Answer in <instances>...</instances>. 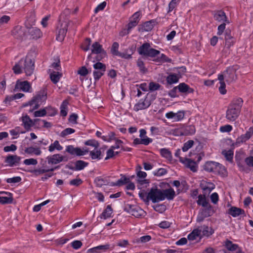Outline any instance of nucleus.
<instances>
[{
  "label": "nucleus",
  "instance_id": "obj_62",
  "mask_svg": "<svg viewBox=\"0 0 253 253\" xmlns=\"http://www.w3.org/2000/svg\"><path fill=\"white\" fill-rule=\"evenodd\" d=\"M46 110L45 108H43L40 110L36 111L34 113L35 117H43L46 115Z\"/></svg>",
  "mask_w": 253,
  "mask_h": 253
},
{
  "label": "nucleus",
  "instance_id": "obj_45",
  "mask_svg": "<svg viewBox=\"0 0 253 253\" xmlns=\"http://www.w3.org/2000/svg\"><path fill=\"white\" fill-rule=\"evenodd\" d=\"M215 172H218V174L222 176H227L226 169L224 166L219 163H218V165L216 166Z\"/></svg>",
  "mask_w": 253,
  "mask_h": 253
},
{
  "label": "nucleus",
  "instance_id": "obj_25",
  "mask_svg": "<svg viewBox=\"0 0 253 253\" xmlns=\"http://www.w3.org/2000/svg\"><path fill=\"white\" fill-rule=\"evenodd\" d=\"M67 25L66 24L64 27L58 30V33L56 36V40L58 41L61 42L64 40L67 33Z\"/></svg>",
  "mask_w": 253,
  "mask_h": 253
},
{
  "label": "nucleus",
  "instance_id": "obj_52",
  "mask_svg": "<svg viewBox=\"0 0 253 253\" xmlns=\"http://www.w3.org/2000/svg\"><path fill=\"white\" fill-rule=\"evenodd\" d=\"M137 207V206L135 205L126 204L125 205L124 210L127 212L131 214Z\"/></svg>",
  "mask_w": 253,
  "mask_h": 253
},
{
  "label": "nucleus",
  "instance_id": "obj_54",
  "mask_svg": "<svg viewBox=\"0 0 253 253\" xmlns=\"http://www.w3.org/2000/svg\"><path fill=\"white\" fill-rule=\"evenodd\" d=\"M194 142L192 140H189L184 143L183 146L182 148V150L183 152L187 151L190 148H191L194 145Z\"/></svg>",
  "mask_w": 253,
  "mask_h": 253
},
{
  "label": "nucleus",
  "instance_id": "obj_63",
  "mask_svg": "<svg viewBox=\"0 0 253 253\" xmlns=\"http://www.w3.org/2000/svg\"><path fill=\"white\" fill-rule=\"evenodd\" d=\"M166 169L164 168H160L157 169L156 171H154L153 174L154 175L157 176H161L164 175L167 173Z\"/></svg>",
  "mask_w": 253,
  "mask_h": 253
},
{
  "label": "nucleus",
  "instance_id": "obj_49",
  "mask_svg": "<svg viewBox=\"0 0 253 253\" xmlns=\"http://www.w3.org/2000/svg\"><path fill=\"white\" fill-rule=\"evenodd\" d=\"M84 145L87 146H90L94 148L95 149H96L99 147V143L98 141L95 139H89L85 141L84 143Z\"/></svg>",
  "mask_w": 253,
  "mask_h": 253
},
{
  "label": "nucleus",
  "instance_id": "obj_58",
  "mask_svg": "<svg viewBox=\"0 0 253 253\" xmlns=\"http://www.w3.org/2000/svg\"><path fill=\"white\" fill-rule=\"evenodd\" d=\"M75 132V130L72 128H67L64 129L60 133V136L64 137L67 135L73 133Z\"/></svg>",
  "mask_w": 253,
  "mask_h": 253
},
{
  "label": "nucleus",
  "instance_id": "obj_24",
  "mask_svg": "<svg viewBox=\"0 0 253 253\" xmlns=\"http://www.w3.org/2000/svg\"><path fill=\"white\" fill-rule=\"evenodd\" d=\"M205 208L202 210L201 212L202 215H204L205 217H208L211 216L215 212L213 207L209 203L207 206L204 207Z\"/></svg>",
  "mask_w": 253,
  "mask_h": 253
},
{
  "label": "nucleus",
  "instance_id": "obj_35",
  "mask_svg": "<svg viewBox=\"0 0 253 253\" xmlns=\"http://www.w3.org/2000/svg\"><path fill=\"white\" fill-rule=\"evenodd\" d=\"M25 152L28 154H35L39 156L41 154L42 151L40 148H35L33 147H29L25 149Z\"/></svg>",
  "mask_w": 253,
  "mask_h": 253
},
{
  "label": "nucleus",
  "instance_id": "obj_57",
  "mask_svg": "<svg viewBox=\"0 0 253 253\" xmlns=\"http://www.w3.org/2000/svg\"><path fill=\"white\" fill-rule=\"evenodd\" d=\"M96 54L95 59L97 62L101 61L103 59L107 57V52L104 50L99 53H96Z\"/></svg>",
  "mask_w": 253,
  "mask_h": 253
},
{
  "label": "nucleus",
  "instance_id": "obj_31",
  "mask_svg": "<svg viewBox=\"0 0 253 253\" xmlns=\"http://www.w3.org/2000/svg\"><path fill=\"white\" fill-rule=\"evenodd\" d=\"M122 177L116 182H111L110 185L111 186H122L130 182L129 178L126 177L125 175H121Z\"/></svg>",
  "mask_w": 253,
  "mask_h": 253
},
{
  "label": "nucleus",
  "instance_id": "obj_43",
  "mask_svg": "<svg viewBox=\"0 0 253 253\" xmlns=\"http://www.w3.org/2000/svg\"><path fill=\"white\" fill-rule=\"evenodd\" d=\"M166 80L168 84H171L177 83L179 78L176 74H171L167 77Z\"/></svg>",
  "mask_w": 253,
  "mask_h": 253
},
{
  "label": "nucleus",
  "instance_id": "obj_37",
  "mask_svg": "<svg viewBox=\"0 0 253 253\" xmlns=\"http://www.w3.org/2000/svg\"><path fill=\"white\" fill-rule=\"evenodd\" d=\"M88 163L82 160H78L75 163V170H81L84 169Z\"/></svg>",
  "mask_w": 253,
  "mask_h": 253
},
{
  "label": "nucleus",
  "instance_id": "obj_22",
  "mask_svg": "<svg viewBox=\"0 0 253 253\" xmlns=\"http://www.w3.org/2000/svg\"><path fill=\"white\" fill-rule=\"evenodd\" d=\"M28 33L33 39H38L42 36V32L40 29L36 27H31L29 29Z\"/></svg>",
  "mask_w": 253,
  "mask_h": 253
},
{
  "label": "nucleus",
  "instance_id": "obj_44",
  "mask_svg": "<svg viewBox=\"0 0 253 253\" xmlns=\"http://www.w3.org/2000/svg\"><path fill=\"white\" fill-rule=\"evenodd\" d=\"M198 200L197 201V204L202 207H206L209 202L206 200V196L205 194H200L198 196Z\"/></svg>",
  "mask_w": 253,
  "mask_h": 253
},
{
  "label": "nucleus",
  "instance_id": "obj_55",
  "mask_svg": "<svg viewBox=\"0 0 253 253\" xmlns=\"http://www.w3.org/2000/svg\"><path fill=\"white\" fill-rule=\"evenodd\" d=\"M184 117V112L183 111H179L177 113H174V121L178 122L182 120Z\"/></svg>",
  "mask_w": 253,
  "mask_h": 253
},
{
  "label": "nucleus",
  "instance_id": "obj_32",
  "mask_svg": "<svg viewBox=\"0 0 253 253\" xmlns=\"http://www.w3.org/2000/svg\"><path fill=\"white\" fill-rule=\"evenodd\" d=\"M113 209L111 205H108L100 215L101 218L106 219L110 217L113 213Z\"/></svg>",
  "mask_w": 253,
  "mask_h": 253
},
{
  "label": "nucleus",
  "instance_id": "obj_50",
  "mask_svg": "<svg viewBox=\"0 0 253 253\" xmlns=\"http://www.w3.org/2000/svg\"><path fill=\"white\" fill-rule=\"evenodd\" d=\"M137 66L139 67L140 72L143 74H145L147 72L148 70L145 67L144 62L140 58L137 61Z\"/></svg>",
  "mask_w": 253,
  "mask_h": 253
},
{
  "label": "nucleus",
  "instance_id": "obj_56",
  "mask_svg": "<svg viewBox=\"0 0 253 253\" xmlns=\"http://www.w3.org/2000/svg\"><path fill=\"white\" fill-rule=\"evenodd\" d=\"M161 86L159 84L151 82L149 84V89L151 91H155L159 90Z\"/></svg>",
  "mask_w": 253,
  "mask_h": 253
},
{
  "label": "nucleus",
  "instance_id": "obj_19",
  "mask_svg": "<svg viewBox=\"0 0 253 253\" xmlns=\"http://www.w3.org/2000/svg\"><path fill=\"white\" fill-rule=\"evenodd\" d=\"M213 18L218 22H226L227 17L225 13L222 10L215 11L213 14Z\"/></svg>",
  "mask_w": 253,
  "mask_h": 253
},
{
  "label": "nucleus",
  "instance_id": "obj_30",
  "mask_svg": "<svg viewBox=\"0 0 253 253\" xmlns=\"http://www.w3.org/2000/svg\"><path fill=\"white\" fill-rule=\"evenodd\" d=\"M152 141L153 139L152 138L146 136V138H135L133 141V144L134 145L144 144V145H148Z\"/></svg>",
  "mask_w": 253,
  "mask_h": 253
},
{
  "label": "nucleus",
  "instance_id": "obj_59",
  "mask_svg": "<svg viewBox=\"0 0 253 253\" xmlns=\"http://www.w3.org/2000/svg\"><path fill=\"white\" fill-rule=\"evenodd\" d=\"M140 15L141 13L139 11L136 12L132 15L129 19L138 24L140 20Z\"/></svg>",
  "mask_w": 253,
  "mask_h": 253
},
{
  "label": "nucleus",
  "instance_id": "obj_5",
  "mask_svg": "<svg viewBox=\"0 0 253 253\" xmlns=\"http://www.w3.org/2000/svg\"><path fill=\"white\" fill-rule=\"evenodd\" d=\"M139 54L147 57H155L160 53L159 50L151 48L149 43L145 42L137 49Z\"/></svg>",
  "mask_w": 253,
  "mask_h": 253
},
{
  "label": "nucleus",
  "instance_id": "obj_38",
  "mask_svg": "<svg viewBox=\"0 0 253 253\" xmlns=\"http://www.w3.org/2000/svg\"><path fill=\"white\" fill-rule=\"evenodd\" d=\"M104 50L102 48V45H101L98 42H94L91 46V53L96 54L99 53Z\"/></svg>",
  "mask_w": 253,
  "mask_h": 253
},
{
  "label": "nucleus",
  "instance_id": "obj_2",
  "mask_svg": "<svg viewBox=\"0 0 253 253\" xmlns=\"http://www.w3.org/2000/svg\"><path fill=\"white\" fill-rule=\"evenodd\" d=\"M243 100L241 98H234L231 102L226 111V118L230 122L235 121L241 112Z\"/></svg>",
  "mask_w": 253,
  "mask_h": 253
},
{
  "label": "nucleus",
  "instance_id": "obj_51",
  "mask_svg": "<svg viewBox=\"0 0 253 253\" xmlns=\"http://www.w3.org/2000/svg\"><path fill=\"white\" fill-rule=\"evenodd\" d=\"M93 67L95 70L101 71L102 72H105L106 66L105 64L100 62H97L93 64Z\"/></svg>",
  "mask_w": 253,
  "mask_h": 253
},
{
  "label": "nucleus",
  "instance_id": "obj_40",
  "mask_svg": "<svg viewBox=\"0 0 253 253\" xmlns=\"http://www.w3.org/2000/svg\"><path fill=\"white\" fill-rule=\"evenodd\" d=\"M222 154L224 155V156L226 158V160L227 161L229 162H233V158L234 155V152L233 150L230 149L227 151L226 150H224L222 151Z\"/></svg>",
  "mask_w": 253,
  "mask_h": 253
},
{
  "label": "nucleus",
  "instance_id": "obj_42",
  "mask_svg": "<svg viewBox=\"0 0 253 253\" xmlns=\"http://www.w3.org/2000/svg\"><path fill=\"white\" fill-rule=\"evenodd\" d=\"M55 149L58 151H61L63 149V147L60 144L58 140H55L53 143H51L48 148V151L50 152L54 151Z\"/></svg>",
  "mask_w": 253,
  "mask_h": 253
},
{
  "label": "nucleus",
  "instance_id": "obj_46",
  "mask_svg": "<svg viewBox=\"0 0 253 253\" xmlns=\"http://www.w3.org/2000/svg\"><path fill=\"white\" fill-rule=\"evenodd\" d=\"M145 213V211L137 206L131 214L135 217L139 218L144 216Z\"/></svg>",
  "mask_w": 253,
  "mask_h": 253
},
{
  "label": "nucleus",
  "instance_id": "obj_16",
  "mask_svg": "<svg viewBox=\"0 0 253 253\" xmlns=\"http://www.w3.org/2000/svg\"><path fill=\"white\" fill-rule=\"evenodd\" d=\"M179 92L187 94L193 93L194 90L184 83H180L176 86Z\"/></svg>",
  "mask_w": 253,
  "mask_h": 253
},
{
  "label": "nucleus",
  "instance_id": "obj_6",
  "mask_svg": "<svg viewBox=\"0 0 253 253\" xmlns=\"http://www.w3.org/2000/svg\"><path fill=\"white\" fill-rule=\"evenodd\" d=\"M159 23L158 19H152L144 22L143 24L139 26L138 31L143 32L144 31L149 32L151 31L154 26Z\"/></svg>",
  "mask_w": 253,
  "mask_h": 253
},
{
  "label": "nucleus",
  "instance_id": "obj_39",
  "mask_svg": "<svg viewBox=\"0 0 253 253\" xmlns=\"http://www.w3.org/2000/svg\"><path fill=\"white\" fill-rule=\"evenodd\" d=\"M202 229L198 228L194 229L192 232H191L187 237V239L189 240L193 241L199 237L201 233Z\"/></svg>",
  "mask_w": 253,
  "mask_h": 253
},
{
  "label": "nucleus",
  "instance_id": "obj_21",
  "mask_svg": "<svg viewBox=\"0 0 253 253\" xmlns=\"http://www.w3.org/2000/svg\"><path fill=\"white\" fill-rule=\"evenodd\" d=\"M227 213L233 217H236L240 215L245 214V211L242 209L233 206L228 209Z\"/></svg>",
  "mask_w": 253,
  "mask_h": 253
},
{
  "label": "nucleus",
  "instance_id": "obj_53",
  "mask_svg": "<svg viewBox=\"0 0 253 253\" xmlns=\"http://www.w3.org/2000/svg\"><path fill=\"white\" fill-rule=\"evenodd\" d=\"M91 40L90 38H87L85 39L84 43L82 45V48L85 51L89 49Z\"/></svg>",
  "mask_w": 253,
  "mask_h": 253
},
{
  "label": "nucleus",
  "instance_id": "obj_8",
  "mask_svg": "<svg viewBox=\"0 0 253 253\" xmlns=\"http://www.w3.org/2000/svg\"><path fill=\"white\" fill-rule=\"evenodd\" d=\"M31 88V84L27 81H20L18 80L16 83L15 89H19L24 92H31L30 89Z\"/></svg>",
  "mask_w": 253,
  "mask_h": 253
},
{
  "label": "nucleus",
  "instance_id": "obj_17",
  "mask_svg": "<svg viewBox=\"0 0 253 253\" xmlns=\"http://www.w3.org/2000/svg\"><path fill=\"white\" fill-rule=\"evenodd\" d=\"M136 45L132 44L126 49L125 52L121 53V57L129 59L132 58V55L134 53L136 50Z\"/></svg>",
  "mask_w": 253,
  "mask_h": 253
},
{
  "label": "nucleus",
  "instance_id": "obj_13",
  "mask_svg": "<svg viewBox=\"0 0 253 253\" xmlns=\"http://www.w3.org/2000/svg\"><path fill=\"white\" fill-rule=\"evenodd\" d=\"M225 46L229 48L233 46L235 42V39L232 36L231 32L230 30H226L225 33Z\"/></svg>",
  "mask_w": 253,
  "mask_h": 253
},
{
  "label": "nucleus",
  "instance_id": "obj_36",
  "mask_svg": "<svg viewBox=\"0 0 253 253\" xmlns=\"http://www.w3.org/2000/svg\"><path fill=\"white\" fill-rule=\"evenodd\" d=\"M161 155L167 159L168 160L171 161L172 159V154L171 152L167 148H162L160 150Z\"/></svg>",
  "mask_w": 253,
  "mask_h": 253
},
{
  "label": "nucleus",
  "instance_id": "obj_60",
  "mask_svg": "<svg viewBox=\"0 0 253 253\" xmlns=\"http://www.w3.org/2000/svg\"><path fill=\"white\" fill-rule=\"evenodd\" d=\"M155 211L159 213H163L166 210V207L163 204H158L153 207Z\"/></svg>",
  "mask_w": 253,
  "mask_h": 253
},
{
  "label": "nucleus",
  "instance_id": "obj_41",
  "mask_svg": "<svg viewBox=\"0 0 253 253\" xmlns=\"http://www.w3.org/2000/svg\"><path fill=\"white\" fill-rule=\"evenodd\" d=\"M89 155L92 160H100L102 157L100 149L96 150L94 149L89 152Z\"/></svg>",
  "mask_w": 253,
  "mask_h": 253
},
{
  "label": "nucleus",
  "instance_id": "obj_48",
  "mask_svg": "<svg viewBox=\"0 0 253 253\" xmlns=\"http://www.w3.org/2000/svg\"><path fill=\"white\" fill-rule=\"evenodd\" d=\"M61 76L62 74L61 73H59V72L55 73V72H53L52 73L50 74V78L53 83L55 84L59 82Z\"/></svg>",
  "mask_w": 253,
  "mask_h": 253
},
{
  "label": "nucleus",
  "instance_id": "obj_27",
  "mask_svg": "<svg viewBox=\"0 0 253 253\" xmlns=\"http://www.w3.org/2000/svg\"><path fill=\"white\" fill-rule=\"evenodd\" d=\"M185 164L186 167L190 169L193 172H196L197 171L198 166L195 161L192 160L190 159L184 158Z\"/></svg>",
  "mask_w": 253,
  "mask_h": 253
},
{
  "label": "nucleus",
  "instance_id": "obj_11",
  "mask_svg": "<svg viewBox=\"0 0 253 253\" xmlns=\"http://www.w3.org/2000/svg\"><path fill=\"white\" fill-rule=\"evenodd\" d=\"M20 120L22 121V125L27 131L30 130L31 127L34 126L33 120H32L28 115L21 117Z\"/></svg>",
  "mask_w": 253,
  "mask_h": 253
},
{
  "label": "nucleus",
  "instance_id": "obj_1",
  "mask_svg": "<svg viewBox=\"0 0 253 253\" xmlns=\"http://www.w3.org/2000/svg\"><path fill=\"white\" fill-rule=\"evenodd\" d=\"M35 60L28 56L21 58L12 67V70L15 74H20L24 72L26 76L31 77L35 71Z\"/></svg>",
  "mask_w": 253,
  "mask_h": 253
},
{
  "label": "nucleus",
  "instance_id": "obj_3",
  "mask_svg": "<svg viewBox=\"0 0 253 253\" xmlns=\"http://www.w3.org/2000/svg\"><path fill=\"white\" fill-rule=\"evenodd\" d=\"M155 191L152 190L151 195L153 198V200L156 203L163 201L165 199L169 201L172 200L176 196L175 192L171 187L165 190L159 189L157 187H155Z\"/></svg>",
  "mask_w": 253,
  "mask_h": 253
},
{
  "label": "nucleus",
  "instance_id": "obj_20",
  "mask_svg": "<svg viewBox=\"0 0 253 253\" xmlns=\"http://www.w3.org/2000/svg\"><path fill=\"white\" fill-rule=\"evenodd\" d=\"M66 152L72 155L81 156L83 152L81 151V148L80 147H74L73 145H68L66 146Z\"/></svg>",
  "mask_w": 253,
  "mask_h": 253
},
{
  "label": "nucleus",
  "instance_id": "obj_4",
  "mask_svg": "<svg viewBox=\"0 0 253 253\" xmlns=\"http://www.w3.org/2000/svg\"><path fill=\"white\" fill-rule=\"evenodd\" d=\"M47 98V92L45 89L41 90L38 94L29 102L23 104V107L34 105V109H38L41 104Z\"/></svg>",
  "mask_w": 253,
  "mask_h": 253
},
{
  "label": "nucleus",
  "instance_id": "obj_9",
  "mask_svg": "<svg viewBox=\"0 0 253 253\" xmlns=\"http://www.w3.org/2000/svg\"><path fill=\"white\" fill-rule=\"evenodd\" d=\"M21 157L17 155H8L5 159L4 163L10 167H13L19 164Z\"/></svg>",
  "mask_w": 253,
  "mask_h": 253
},
{
  "label": "nucleus",
  "instance_id": "obj_33",
  "mask_svg": "<svg viewBox=\"0 0 253 253\" xmlns=\"http://www.w3.org/2000/svg\"><path fill=\"white\" fill-rule=\"evenodd\" d=\"M69 101L68 100H64L61 103L60 109V115L62 117H66L67 115L68 105Z\"/></svg>",
  "mask_w": 253,
  "mask_h": 253
},
{
  "label": "nucleus",
  "instance_id": "obj_47",
  "mask_svg": "<svg viewBox=\"0 0 253 253\" xmlns=\"http://www.w3.org/2000/svg\"><path fill=\"white\" fill-rule=\"evenodd\" d=\"M119 47V44L117 42H114L112 45L111 49V53L115 56H118L119 57H121V53L118 51V48Z\"/></svg>",
  "mask_w": 253,
  "mask_h": 253
},
{
  "label": "nucleus",
  "instance_id": "obj_15",
  "mask_svg": "<svg viewBox=\"0 0 253 253\" xmlns=\"http://www.w3.org/2000/svg\"><path fill=\"white\" fill-rule=\"evenodd\" d=\"M110 247V245L109 244L98 246L88 249L86 253H101L109 249Z\"/></svg>",
  "mask_w": 253,
  "mask_h": 253
},
{
  "label": "nucleus",
  "instance_id": "obj_18",
  "mask_svg": "<svg viewBox=\"0 0 253 253\" xmlns=\"http://www.w3.org/2000/svg\"><path fill=\"white\" fill-rule=\"evenodd\" d=\"M221 75L223 76V80L225 79L227 83H231L235 80L234 73L231 69H227Z\"/></svg>",
  "mask_w": 253,
  "mask_h": 253
},
{
  "label": "nucleus",
  "instance_id": "obj_26",
  "mask_svg": "<svg viewBox=\"0 0 253 253\" xmlns=\"http://www.w3.org/2000/svg\"><path fill=\"white\" fill-rule=\"evenodd\" d=\"M218 165V163L210 161L207 162L204 165V169L208 172H214L216 169V166Z\"/></svg>",
  "mask_w": 253,
  "mask_h": 253
},
{
  "label": "nucleus",
  "instance_id": "obj_12",
  "mask_svg": "<svg viewBox=\"0 0 253 253\" xmlns=\"http://www.w3.org/2000/svg\"><path fill=\"white\" fill-rule=\"evenodd\" d=\"M152 190L153 191H155V187H152L147 194L145 191H141L138 194L139 197L146 204H148L150 200H151L153 203H155L156 202H154V200H153V198L151 195V193Z\"/></svg>",
  "mask_w": 253,
  "mask_h": 253
},
{
  "label": "nucleus",
  "instance_id": "obj_23",
  "mask_svg": "<svg viewBox=\"0 0 253 253\" xmlns=\"http://www.w3.org/2000/svg\"><path fill=\"white\" fill-rule=\"evenodd\" d=\"M200 187L203 191V194H205L207 196L208 194H210L211 191L215 188V185L211 182H208L206 185L201 183L200 184Z\"/></svg>",
  "mask_w": 253,
  "mask_h": 253
},
{
  "label": "nucleus",
  "instance_id": "obj_64",
  "mask_svg": "<svg viewBox=\"0 0 253 253\" xmlns=\"http://www.w3.org/2000/svg\"><path fill=\"white\" fill-rule=\"evenodd\" d=\"M253 134V130L251 127L249 131H247L246 133L242 135V139L244 141L249 139Z\"/></svg>",
  "mask_w": 253,
  "mask_h": 253
},
{
  "label": "nucleus",
  "instance_id": "obj_14",
  "mask_svg": "<svg viewBox=\"0 0 253 253\" xmlns=\"http://www.w3.org/2000/svg\"><path fill=\"white\" fill-rule=\"evenodd\" d=\"M48 164L55 165L63 162V158L59 154H54L46 158Z\"/></svg>",
  "mask_w": 253,
  "mask_h": 253
},
{
  "label": "nucleus",
  "instance_id": "obj_29",
  "mask_svg": "<svg viewBox=\"0 0 253 253\" xmlns=\"http://www.w3.org/2000/svg\"><path fill=\"white\" fill-rule=\"evenodd\" d=\"M94 183L96 186L101 187L103 185H110V183L106 178H103L101 176H98L94 179Z\"/></svg>",
  "mask_w": 253,
  "mask_h": 253
},
{
  "label": "nucleus",
  "instance_id": "obj_28",
  "mask_svg": "<svg viewBox=\"0 0 253 253\" xmlns=\"http://www.w3.org/2000/svg\"><path fill=\"white\" fill-rule=\"evenodd\" d=\"M5 194H6L8 196L0 197V204L4 205L12 203L13 201L12 194L10 192H5Z\"/></svg>",
  "mask_w": 253,
  "mask_h": 253
},
{
  "label": "nucleus",
  "instance_id": "obj_61",
  "mask_svg": "<svg viewBox=\"0 0 253 253\" xmlns=\"http://www.w3.org/2000/svg\"><path fill=\"white\" fill-rule=\"evenodd\" d=\"M105 72L99 70H94L93 72V77L95 81H98L104 74Z\"/></svg>",
  "mask_w": 253,
  "mask_h": 253
},
{
  "label": "nucleus",
  "instance_id": "obj_10",
  "mask_svg": "<svg viewBox=\"0 0 253 253\" xmlns=\"http://www.w3.org/2000/svg\"><path fill=\"white\" fill-rule=\"evenodd\" d=\"M151 105V101H149L147 98L140 99L138 103L135 104L134 110L138 111L139 110H144L148 108Z\"/></svg>",
  "mask_w": 253,
  "mask_h": 253
},
{
  "label": "nucleus",
  "instance_id": "obj_7",
  "mask_svg": "<svg viewBox=\"0 0 253 253\" xmlns=\"http://www.w3.org/2000/svg\"><path fill=\"white\" fill-rule=\"evenodd\" d=\"M11 34L15 39L22 40L26 35V32L22 26L17 25L12 30Z\"/></svg>",
  "mask_w": 253,
  "mask_h": 253
},
{
  "label": "nucleus",
  "instance_id": "obj_34",
  "mask_svg": "<svg viewBox=\"0 0 253 253\" xmlns=\"http://www.w3.org/2000/svg\"><path fill=\"white\" fill-rule=\"evenodd\" d=\"M218 80L219 81L220 86L219 87V91L221 94H226L227 91L225 88L226 85L223 80V76L221 75H218Z\"/></svg>",
  "mask_w": 253,
  "mask_h": 253
}]
</instances>
